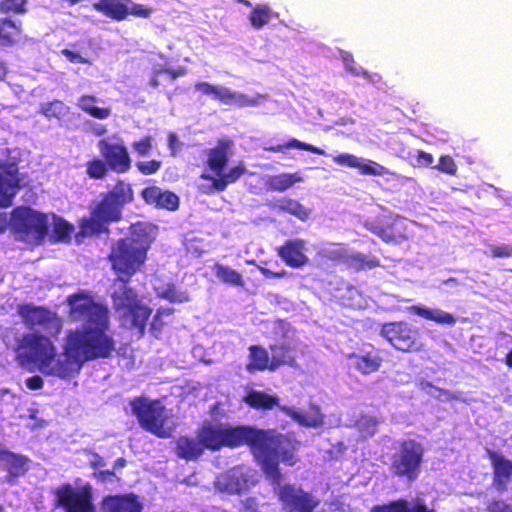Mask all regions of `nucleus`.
Returning a JSON list of instances; mask_svg holds the SVG:
<instances>
[{
	"instance_id": "obj_19",
	"label": "nucleus",
	"mask_w": 512,
	"mask_h": 512,
	"mask_svg": "<svg viewBox=\"0 0 512 512\" xmlns=\"http://www.w3.org/2000/svg\"><path fill=\"white\" fill-rule=\"evenodd\" d=\"M130 3V0H98L92 7L112 20L123 21L129 15Z\"/></svg>"
},
{
	"instance_id": "obj_20",
	"label": "nucleus",
	"mask_w": 512,
	"mask_h": 512,
	"mask_svg": "<svg viewBox=\"0 0 512 512\" xmlns=\"http://www.w3.org/2000/svg\"><path fill=\"white\" fill-rule=\"evenodd\" d=\"M198 435L204 448L218 450L225 446V423L205 424Z\"/></svg>"
},
{
	"instance_id": "obj_33",
	"label": "nucleus",
	"mask_w": 512,
	"mask_h": 512,
	"mask_svg": "<svg viewBox=\"0 0 512 512\" xmlns=\"http://www.w3.org/2000/svg\"><path fill=\"white\" fill-rule=\"evenodd\" d=\"M245 401L256 409H271L274 406H278L279 399L277 396L262 391H251L245 397Z\"/></svg>"
},
{
	"instance_id": "obj_44",
	"label": "nucleus",
	"mask_w": 512,
	"mask_h": 512,
	"mask_svg": "<svg viewBox=\"0 0 512 512\" xmlns=\"http://www.w3.org/2000/svg\"><path fill=\"white\" fill-rule=\"evenodd\" d=\"M27 459L23 456L13 454L9 452L4 454V460L2 463L7 467L9 472L13 475H19L25 471Z\"/></svg>"
},
{
	"instance_id": "obj_29",
	"label": "nucleus",
	"mask_w": 512,
	"mask_h": 512,
	"mask_svg": "<svg viewBox=\"0 0 512 512\" xmlns=\"http://www.w3.org/2000/svg\"><path fill=\"white\" fill-rule=\"evenodd\" d=\"M249 351V363L247 364V370L249 372L256 370L263 371L265 369L270 370L271 357L266 349L260 346H251Z\"/></svg>"
},
{
	"instance_id": "obj_12",
	"label": "nucleus",
	"mask_w": 512,
	"mask_h": 512,
	"mask_svg": "<svg viewBox=\"0 0 512 512\" xmlns=\"http://www.w3.org/2000/svg\"><path fill=\"white\" fill-rule=\"evenodd\" d=\"M422 455L423 449L420 444L414 441L404 442L393 461L394 472L397 475L407 476L410 480L416 478Z\"/></svg>"
},
{
	"instance_id": "obj_28",
	"label": "nucleus",
	"mask_w": 512,
	"mask_h": 512,
	"mask_svg": "<svg viewBox=\"0 0 512 512\" xmlns=\"http://www.w3.org/2000/svg\"><path fill=\"white\" fill-rule=\"evenodd\" d=\"M271 350V366L270 370L274 371L282 365H288L291 367L296 366L294 350L284 344L273 345L270 347Z\"/></svg>"
},
{
	"instance_id": "obj_17",
	"label": "nucleus",
	"mask_w": 512,
	"mask_h": 512,
	"mask_svg": "<svg viewBox=\"0 0 512 512\" xmlns=\"http://www.w3.org/2000/svg\"><path fill=\"white\" fill-rule=\"evenodd\" d=\"M101 512H141L142 505L134 495H109L100 506Z\"/></svg>"
},
{
	"instance_id": "obj_14",
	"label": "nucleus",
	"mask_w": 512,
	"mask_h": 512,
	"mask_svg": "<svg viewBox=\"0 0 512 512\" xmlns=\"http://www.w3.org/2000/svg\"><path fill=\"white\" fill-rule=\"evenodd\" d=\"M249 469L235 467L217 477L216 488L221 492L230 494L240 493L248 488Z\"/></svg>"
},
{
	"instance_id": "obj_32",
	"label": "nucleus",
	"mask_w": 512,
	"mask_h": 512,
	"mask_svg": "<svg viewBox=\"0 0 512 512\" xmlns=\"http://www.w3.org/2000/svg\"><path fill=\"white\" fill-rule=\"evenodd\" d=\"M290 148L305 150L317 155H326L325 150H323L322 148L314 146L309 143L302 142L296 138L289 139L287 142L282 144L266 146L264 147V150L268 152L278 153Z\"/></svg>"
},
{
	"instance_id": "obj_57",
	"label": "nucleus",
	"mask_w": 512,
	"mask_h": 512,
	"mask_svg": "<svg viewBox=\"0 0 512 512\" xmlns=\"http://www.w3.org/2000/svg\"><path fill=\"white\" fill-rule=\"evenodd\" d=\"M434 162V157L431 153L419 150L416 155V163L418 166L430 167Z\"/></svg>"
},
{
	"instance_id": "obj_16",
	"label": "nucleus",
	"mask_w": 512,
	"mask_h": 512,
	"mask_svg": "<svg viewBox=\"0 0 512 512\" xmlns=\"http://www.w3.org/2000/svg\"><path fill=\"white\" fill-rule=\"evenodd\" d=\"M232 146V140L220 139L215 147L207 150V165L217 175H220L226 167Z\"/></svg>"
},
{
	"instance_id": "obj_46",
	"label": "nucleus",
	"mask_w": 512,
	"mask_h": 512,
	"mask_svg": "<svg viewBox=\"0 0 512 512\" xmlns=\"http://www.w3.org/2000/svg\"><path fill=\"white\" fill-rule=\"evenodd\" d=\"M154 145V137L146 135L136 141H133L131 146L133 151L139 157H145L150 154Z\"/></svg>"
},
{
	"instance_id": "obj_49",
	"label": "nucleus",
	"mask_w": 512,
	"mask_h": 512,
	"mask_svg": "<svg viewBox=\"0 0 512 512\" xmlns=\"http://www.w3.org/2000/svg\"><path fill=\"white\" fill-rule=\"evenodd\" d=\"M230 94L232 97L229 98L228 100L224 101V104H236L239 107H252V106H256L259 103V101H258L259 96L258 97H249L244 94H238L231 90H230Z\"/></svg>"
},
{
	"instance_id": "obj_40",
	"label": "nucleus",
	"mask_w": 512,
	"mask_h": 512,
	"mask_svg": "<svg viewBox=\"0 0 512 512\" xmlns=\"http://www.w3.org/2000/svg\"><path fill=\"white\" fill-rule=\"evenodd\" d=\"M69 112V107L61 100H53L41 106V113L47 118L62 119Z\"/></svg>"
},
{
	"instance_id": "obj_54",
	"label": "nucleus",
	"mask_w": 512,
	"mask_h": 512,
	"mask_svg": "<svg viewBox=\"0 0 512 512\" xmlns=\"http://www.w3.org/2000/svg\"><path fill=\"white\" fill-rule=\"evenodd\" d=\"M151 13L152 9L142 4L132 3V5L129 6V15L135 17L149 18Z\"/></svg>"
},
{
	"instance_id": "obj_43",
	"label": "nucleus",
	"mask_w": 512,
	"mask_h": 512,
	"mask_svg": "<svg viewBox=\"0 0 512 512\" xmlns=\"http://www.w3.org/2000/svg\"><path fill=\"white\" fill-rule=\"evenodd\" d=\"M355 365L357 369L363 374H370L379 369L381 359L376 355L365 354L356 357Z\"/></svg>"
},
{
	"instance_id": "obj_9",
	"label": "nucleus",
	"mask_w": 512,
	"mask_h": 512,
	"mask_svg": "<svg viewBox=\"0 0 512 512\" xmlns=\"http://www.w3.org/2000/svg\"><path fill=\"white\" fill-rule=\"evenodd\" d=\"M56 498L65 512H96L89 483L77 488L70 484L63 485L56 490Z\"/></svg>"
},
{
	"instance_id": "obj_4",
	"label": "nucleus",
	"mask_w": 512,
	"mask_h": 512,
	"mask_svg": "<svg viewBox=\"0 0 512 512\" xmlns=\"http://www.w3.org/2000/svg\"><path fill=\"white\" fill-rule=\"evenodd\" d=\"M17 314L29 332L22 338V346L30 353L39 349L42 340L54 342L63 328V321L55 311L32 303L21 304Z\"/></svg>"
},
{
	"instance_id": "obj_59",
	"label": "nucleus",
	"mask_w": 512,
	"mask_h": 512,
	"mask_svg": "<svg viewBox=\"0 0 512 512\" xmlns=\"http://www.w3.org/2000/svg\"><path fill=\"white\" fill-rule=\"evenodd\" d=\"M26 385L31 390H38L43 387V379L40 376H32L26 380Z\"/></svg>"
},
{
	"instance_id": "obj_8",
	"label": "nucleus",
	"mask_w": 512,
	"mask_h": 512,
	"mask_svg": "<svg viewBox=\"0 0 512 512\" xmlns=\"http://www.w3.org/2000/svg\"><path fill=\"white\" fill-rule=\"evenodd\" d=\"M19 158H0V208L12 206L15 196L22 187Z\"/></svg>"
},
{
	"instance_id": "obj_51",
	"label": "nucleus",
	"mask_w": 512,
	"mask_h": 512,
	"mask_svg": "<svg viewBox=\"0 0 512 512\" xmlns=\"http://www.w3.org/2000/svg\"><path fill=\"white\" fill-rule=\"evenodd\" d=\"M135 166L142 175L149 176L156 174L161 169L162 162L157 159L137 161Z\"/></svg>"
},
{
	"instance_id": "obj_11",
	"label": "nucleus",
	"mask_w": 512,
	"mask_h": 512,
	"mask_svg": "<svg viewBox=\"0 0 512 512\" xmlns=\"http://www.w3.org/2000/svg\"><path fill=\"white\" fill-rule=\"evenodd\" d=\"M278 496L286 512H312L319 500L295 485L278 487Z\"/></svg>"
},
{
	"instance_id": "obj_50",
	"label": "nucleus",
	"mask_w": 512,
	"mask_h": 512,
	"mask_svg": "<svg viewBox=\"0 0 512 512\" xmlns=\"http://www.w3.org/2000/svg\"><path fill=\"white\" fill-rule=\"evenodd\" d=\"M433 168L451 176H455L458 171V166L450 155L440 156L438 164Z\"/></svg>"
},
{
	"instance_id": "obj_27",
	"label": "nucleus",
	"mask_w": 512,
	"mask_h": 512,
	"mask_svg": "<svg viewBox=\"0 0 512 512\" xmlns=\"http://www.w3.org/2000/svg\"><path fill=\"white\" fill-rule=\"evenodd\" d=\"M303 176L300 172L280 173L272 175L268 178L266 184L269 190L276 192H284L294 186L296 183L302 182Z\"/></svg>"
},
{
	"instance_id": "obj_26",
	"label": "nucleus",
	"mask_w": 512,
	"mask_h": 512,
	"mask_svg": "<svg viewBox=\"0 0 512 512\" xmlns=\"http://www.w3.org/2000/svg\"><path fill=\"white\" fill-rule=\"evenodd\" d=\"M246 172L245 165L239 162L236 166L229 169L227 173L220 174L218 178H212L209 175H202L203 179L212 180V187L218 191H224L231 183L236 182Z\"/></svg>"
},
{
	"instance_id": "obj_41",
	"label": "nucleus",
	"mask_w": 512,
	"mask_h": 512,
	"mask_svg": "<svg viewBox=\"0 0 512 512\" xmlns=\"http://www.w3.org/2000/svg\"><path fill=\"white\" fill-rule=\"evenodd\" d=\"M280 209L297 217L300 221H306L310 216V210L293 199H284L280 204Z\"/></svg>"
},
{
	"instance_id": "obj_35",
	"label": "nucleus",
	"mask_w": 512,
	"mask_h": 512,
	"mask_svg": "<svg viewBox=\"0 0 512 512\" xmlns=\"http://www.w3.org/2000/svg\"><path fill=\"white\" fill-rule=\"evenodd\" d=\"M155 290L160 298L168 300L171 303H184L190 300L186 291L178 290L172 284L156 286Z\"/></svg>"
},
{
	"instance_id": "obj_55",
	"label": "nucleus",
	"mask_w": 512,
	"mask_h": 512,
	"mask_svg": "<svg viewBox=\"0 0 512 512\" xmlns=\"http://www.w3.org/2000/svg\"><path fill=\"white\" fill-rule=\"evenodd\" d=\"M61 54L71 63L89 64V60L83 57L80 53L64 48L61 50Z\"/></svg>"
},
{
	"instance_id": "obj_23",
	"label": "nucleus",
	"mask_w": 512,
	"mask_h": 512,
	"mask_svg": "<svg viewBox=\"0 0 512 512\" xmlns=\"http://www.w3.org/2000/svg\"><path fill=\"white\" fill-rule=\"evenodd\" d=\"M22 34V24L10 17L0 18V45L11 47L16 44Z\"/></svg>"
},
{
	"instance_id": "obj_6",
	"label": "nucleus",
	"mask_w": 512,
	"mask_h": 512,
	"mask_svg": "<svg viewBox=\"0 0 512 512\" xmlns=\"http://www.w3.org/2000/svg\"><path fill=\"white\" fill-rule=\"evenodd\" d=\"M134 199L130 184L118 180L113 189L101 194L99 200L89 205V217L83 218L80 224H110L122 220L124 206Z\"/></svg>"
},
{
	"instance_id": "obj_58",
	"label": "nucleus",
	"mask_w": 512,
	"mask_h": 512,
	"mask_svg": "<svg viewBox=\"0 0 512 512\" xmlns=\"http://www.w3.org/2000/svg\"><path fill=\"white\" fill-rule=\"evenodd\" d=\"M185 246H186V250L189 253L193 254L194 256L199 257L202 254V252H203L202 249L197 244V241L195 239H188V238H186L185 239Z\"/></svg>"
},
{
	"instance_id": "obj_13",
	"label": "nucleus",
	"mask_w": 512,
	"mask_h": 512,
	"mask_svg": "<svg viewBox=\"0 0 512 512\" xmlns=\"http://www.w3.org/2000/svg\"><path fill=\"white\" fill-rule=\"evenodd\" d=\"M381 333L400 351H409L415 346L416 333L405 323L385 324Z\"/></svg>"
},
{
	"instance_id": "obj_15",
	"label": "nucleus",
	"mask_w": 512,
	"mask_h": 512,
	"mask_svg": "<svg viewBox=\"0 0 512 512\" xmlns=\"http://www.w3.org/2000/svg\"><path fill=\"white\" fill-rule=\"evenodd\" d=\"M142 198L147 204L158 208L174 211L179 206L178 196L171 191H162L157 186H148L141 191Z\"/></svg>"
},
{
	"instance_id": "obj_39",
	"label": "nucleus",
	"mask_w": 512,
	"mask_h": 512,
	"mask_svg": "<svg viewBox=\"0 0 512 512\" xmlns=\"http://www.w3.org/2000/svg\"><path fill=\"white\" fill-rule=\"evenodd\" d=\"M28 12V0H0V15L10 17Z\"/></svg>"
},
{
	"instance_id": "obj_62",
	"label": "nucleus",
	"mask_w": 512,
	"mask_h": 512,
	"mask_svg": "<svg viewBox=\"0 0 512 512\" xmlns=\"http://www.w3.org/2000/svg\"><path fill=\"white\" fill-rule=\"evenodd\" d=\"M178 142V138L176 136V134L174 133H171L168 137V145H169V148L171 149V153L172 155H175L176 154V144Z\"/></svg>"
},
{
	"instance_id": "obj_7",
	"label": "nucleus",
	"mask_w": 512,
	"mask_h": 512,
	"mask_svg": "<svg viewBox=\"0 0 512 512\" xmlns=\"http://www.w3.org/2000/svg\"><path fill=\"white\" fill-rule=\"evenodd\" d=\"M131 409L140 426L159 438H169L175 429L173 414L159 400L146 397L131 401Z\"/></svg>"
},
{
	"instance_id": "obj_24",
	"label": "nucleus",
	"mask_w": 512,
	"mask_h": 512,
	"mask_svg": "<svg viewBox=\"0 0 512 512\" xmlns=\"http://www.w3.org/2000/svg\"><path fill=\"white\" fill-rule=\"evenodd\" d=\"M202 441L197 435L196 438L180 437L177 441L176 454L186 460L198 458L204 450Z\"/></svg>"
},
{
	"instance_id": "obj_61",
	"label": "nucleus",
	"mask_w": 512,
	"mask_h": 512,
	"mask_svg": "<svg viewBox=\"0 0 512 512\" xmlns=\"http://www.w3.org/2000/svg\"><path fill=\"white\" fill-rule=\"evenodd\" d=\"M173 312H174V309H172V308H161V309H159L157 311V314L154 317V321L152 323V326L155 325V322L158 319L162 318L163 316H171L173 314Z\"/></svg>"
},
{
	"instance_id": "obj_25",
	"label": "nucleus",
	"mask_w": 512,
	"mask_h": 512,
	"mask_svg": "<svg viewBox=\"0 0 512 512\" xmlns=\"http://www.w3.org/2000/svg\"><path fill=\"white\" fill-rule=\"evenodd\" d=\"M409 311L438 324L453 326L456 323V319L452 314L438 308L414 305L409 308Z\"/></svg>"
},
{
	"instance_id": "obj_34",
	"label": "nucleus",
	"mask_w": 512,
	"mask_h": 512,
	"mask_svg": "<svg viewBox=\"0 0 512 512\" xmlns=\"http://www.w3.org/2000/svg\"><path fill=\"white\" fill-rule=\"evenodd\" d=\"M273 17V12L268 5H256L249 15V21L254 29H261L267 25Z\"/></svg>"
},
{
	"instance_id": "obj_21",
	"label": "nucleus",
	"mask_w": 512,
	"mask_h": 512,
	"mask_svg": "<svg viewBox=\"0 0 512 512\" xmlns=\"http://www.w3.org/2000/svg\"><path fill=\"white\" fill-rule=\"evenodd\" d=\"M281 410L302 426L318 428L323 424L324 417L317 406H311L308 411L286 406Z\"/></svg>"
},
{
	"instance_id": "obj_45",
	"label": "nucleus",
	"mask_w": 512,
	"mask_h": 512,
	"mask_svg": "<svg viewBox=\"0 0 512 512\" xmlns=\"http://www.w3.org/2000/svg\"><path fill=\"white\" fill-rule=\"evenodd\" d=\"M349 263L355 269H372L379 266V260L376 257L361 253L351 255Z\"/></svg>"
},
{
	"instance_id": "obj_18",
	"label": "nucleus",
	"mask_w": 512,
	"mask_h": 512,
	"mask_svg": "<svg viewBox=\"0 0 512 512\" xmlns=\"http://www.w3.org/2000/svg\"><path fill=\"white\" fill-rule=\"evenodd\" d=\"M305 252V242L298 239L286 242L278 250L279 256L285 263L294 268H300L308 263V257Z\"/></svg>"
},
{
	"instance_id": "obj_22",
	"label": "nucleus",
	"mask_w": 512,
	"mask_h": 512,
	"mask_svg": "<svg viewBox=\"0 0 512 512\" xmlns=\"http://www.w3.org/2000/svg\"><path fill=\"white\" fill-rule=\"evenodd\" d=\"M8 224H49V215L29 206L20 205L11 211Z\"/></svg>"
},
{
	"instance_id": "obj_31",
	"label": "nucleus",
	"mask_w": 512,
	"mask_h": 512,
	"mask_svg": "<svg viewBox=\"0 0 512 512\" xmlns=\"http://www.w3.org/2000/svg\"><path fill=\"white\" fill-rule=\"evenodd\" d=\"M97 98L94 95H82L79 98V108L96 119H106L111 114L109 107H98L95 105Z\"/></svg>"
},
{
	"instance_id": "obj_53",
	"label": "nucleus",
	"mask_w": 512,
	"mask_h": 512,
	"mask_svg": "<svg viewBox=\"0 0 512 512\" xmlns=\"http://www.w3.org/2000/svg\"><path fill=\"white\" fill-rule=\"evenodd\" d=\"M490 254L494 258H508L512 257V246L510 245H490Z\"/></svg>"
},
{
	"instance_id": "obj_64",
	"label": "nucleus",
	"mask_w": 512,
	"mask_h": 512,
	"mask_svg": "<svg viewBox=\"0 0 512 512\" xmlns=\"http://www.w3.org/2000/svg\"><path fill=\"white\" fill-rule=\"evenodd\" d=\"M7 74H8V67H7L6 62L0 61V81L5 80Z\"/></svg>"
},
{
	"instance_id": "obj_1",
	"label": "nucleus",
	"mask_w": 512,
	"mask_h": 512,
	"mask_svg": "<svg viewBox=\"0 0 512 512\" xmlns=\"http://www.w3.org/2000/svg\"><path fill=\"white\" fill-rule=\"evenodd\" d=\"M68 303L70 318L83 327L68 333L62 353H57L54 342L47 340H42L39 349L30 353L43 374L64 380L74 378L84 362L106 358L114 350L113 338L107 333V308L84 292L69 296Z\"/></svg>"
},
{
	"instance_id": "obj_30",
	"label": "nucleus",
	"mask_w": 512,
	"mask_h": 512,
	"mask_svg": "<svg viewBox=\"0 0 512 512\" xmlns=\"http://www.w3.org/2000/svg\"><path fill=\"white\" fill-rule=\"evenodd\" d=\"M490 459L494 468L495 480L504 485L512 476V461L497 453H491Z\"/></svg>"
},
{
	"instance_id": "obj_3",
	"label": "nucleus",
	"mask_w": 512,
	"mask_h": 512,
	"mask_svg": "<svg viewBox=\"0 0 512 512\" xmlns=\"http://www.w3.org/2000/svg\"><path fill=\"white\" fill-rule=\"evenodd\" d=\"M224 438L225 446L250 445L266 475L278 485L281 478L278 469L279 461L290 466L295 463L292 441L273 430H256L246 426L233 427L225 423Z\"/></svg>"
},
{
	"instance_id": "obj_48",
	"label": "nucleus",
	"mask_w": 512,
	"mask_h": 512,
	"mask_svg": "<svg viewBox=\"0 0 512 512\" xmlns=\"http://www.w3.org/2000/svg\"><path fill=\"white\" fill-rule=\"evenodd\" d=\"M358 170L362 175L382 176L387 173L386 167L372 160L363 162L361 159Z\"/></svg>"
},
{
	"instance_id": "obj_10",
	"label": "nucleus",
	"mask_w": 512,
	"mask_h": 512,
	"mask_svg": "<svg viewBox=\"0 0 512 512\" xmlns=\"http://www.w3.org/2000/svg\"><path fill=\"white\" fill-rule=\"evenodd\" d=\"M8 226H0V234L6 231ZM15 239L30 244H38L52 228L50 239L53 242H69L70 235L74 232V226H9Z\"/></svg>"
},
{
	"instance_id": "obj_37",
	"label": "nucleus",
	"mask_w": 512,
	"mask_h": 512,
	"mask_svg": "<svg viewBox=\"0 0 512 512\" xmlns=\"http://www.w3.org/2000/svg\"><path fill=\"white\" fill-rule=\"evenodd\" d=\"M213 271L216 277L219 278L224 283L240 287L244 285V281L241 274H239L236 270L228 266L215 264L213 267Z\"/></svg>"
},
{
	"instance_id": "obj_42",
	"label": "nucleus",
	"mask_w": 512,
	"mask_h": 512,
	"mask_svg": "<svg viewBox=\"0 0 512 512\" xmlns=\"http://www.w3.org/2000/svg\"><path fill=\"white\" fill-rule=\"evenodd\" d=\"M371 231L387 243H401L405 235L397 232L395 226H371Z\"/></svg>"
},
{
	"instance_id": "obj_52",
	"label": "nucleus",
	"mask_w": 512,
	"mask_h": 512,
	"mask_svg": "<svg viewBox=\"0 0 512 512\" xmlns=\"http://www.w3.org/2000/svg\"><path fill=\"white\" fill-rule=\"evenodd\" d=\"M360 160V158L350 153H342L333 157L335 164L356 169L360 166Z\"/></svg>"
},
{
	"instance_id": "obj_63",
	"label": "nucleus",
	"mask_w": 512,
	"mask_h": 512,
	"mask_svg": "<svg viewBox=\"0 0 512 512\" xmlns=\"http://www.w3.org/2000/svg\"><path fill=\"white\" fill-rule=\"evenodd\" d=\"M420 388H421L423 391H425V392H427L428 394L433 395V396H434L435 394L432 392V390H435V391L441 392V390H440V389L435 388V387H434L432 384H430L429 382H424V381H422V382L420 383Z\"/></svg>"
},
{
	"instance_id": "obj_60",
	"label": "nucleus",
	"mask_w": 512,
	"mask_h": 512,
	"mask_svg": "<svg viewBox=\"0 0 512 512\" xmlns=\"http://www.w3.org/2000/svg\"><path fill=\"white\" fill-rule=\"evenodd\" d=\"M489 512H512V509L505 503L497 501L491 504Z\"/></svg>"
},
{
	"instance_id": "obj_36",
	"label": "nucleus",
	"mask_w": 512,
	"mask_h": 512,
	"mask_svg": "<svg viewBox=\"0 0 512 512\" xmlns=\"http://www.w3.org/2000/svg\"><path fill=\"white\" fill-rule=\"evenodd\" d=\"M372 512H433L428 510L423 503L409 505L406 501H396L389 505L377 507Z\"/></svg>"
},
{
	"instance_id": "obj_5",
	"label": "nucleus",
	"mask_w": 512,
	"mask_h": 512,
	"mask_svg": "<svg viewBox=\"0 0 512 512\" xmlns=\"http://www.w3.org/2000/svg\"><path fill=\"white\" fill-rule=\"evenodd\" d=\"M101 158L95 157L86 162V174L90 179H104L108 173H127L132 167V158L125 143L119 139L112 141L102 138L97 142Z\"/></svg>"
},
{
	"instance_id": "obj_56",
	"label": "nucleus",
	"mask_w": 512,
	"mask_h": 512,
	"mask_svg": "<svg viewBox=\"0 0 512 512\" xmlns=\"http://www.w3.org/2000/svg\"><path fill=\"white\" fill-rule=\"evenodd\" d=\"M167 74L171 79L184 76L187 73V68L184 66H178L177 68H160L156 70V74Z\"/></svg>"
},
{
	"instance_id": "obj_2",
	"label": "nucleus",
	"mask_w": 512,
	"mask_h": 512,
	"mask_svg": "<svg viewBox=\"0 0 512 512\" xmlns=\"http://www.w3.org/2000/svg\"><path fill=\"white\" fill-rule=\"evenodd\" d=\"M129 236L119 240L112 247L110 261L118 274V282L112 294L113 305L119 313L123 325L137 329L142 335L151 310L138 301L134 291L126 286L146 261V254L156 238V226H130Z\"/></svg>"
},
{
	"instance_id": "obj_47",
	"label": "nucleus",
	"mask_w": 512,
	"mask_h": 512,
	"mask_svg": "<svg viewBox=\"0 0 512 512\" xmlns=\"http://www.w3.org/2000/svg\"><path fill=\"white\" fill-rule=\"evenodd\" d=\"M378 424V420L369 415H364L357 421L358 429L363 437L372 436L377 431Z\"/></svg>"
},
{
	"instance_id": "obj_38",
	"label": "nucleus",
	"mask_w": 512,
	"mask_h": 512,
	"mask_svg": "<svg viewBox=\"0 0 512 512\" xmlns=\"http://www.w3.org/2000/svg\"><path fill=\"white\" fill-rule=\"evenodd\" d=\"M195 90L204 95H212L216 100L221 103L231 98L230 89L224 87L214 86L208 82H197L194 85Z\"/></svg>"
}]
</instances>
